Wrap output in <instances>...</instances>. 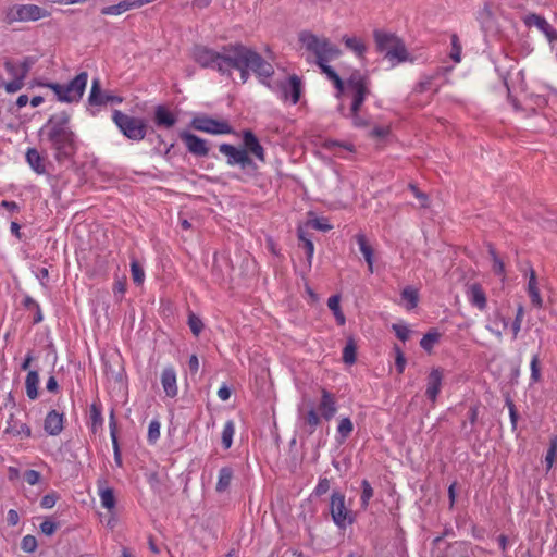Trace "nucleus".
Returning <instances> with one entry per match:
<instances>
[{"instance_id":"obj_1","label":"nucleus","mask_w":557,"mask_h":557,"mask_svg":"<svg viewBox=\"0 0 557 557\" xmlns=\"http://www.w3.org/2000/svg\"><path fill=\"white\" fill-rule=\"evenodd\" d=\"M193 59L201 67L214 70L221 75L231 76L232 71L237 70L243 83L248 81L249 72L252 71L261 84L274 90L269 82L274 74L273 65L260 53L240 42L224 45L220 50L196 46L193 50Z\"/></svg>"},{"instance_id":"obj_2","label":"nucleus","mask_w":557,"mask_h":557,"mask_svg":"<svg viewBox=\"0 0 557 557\" xmlns=\"http://www.w3.org/2000/svg\"><path fill=\"white\" fill-rule=\"evenodd\" d=\"M45 133L59 163L70 160L76 153L75 134L69 126L67 115L61 114L49 119Z\"/></svg>"},{"instance_id":"obj_3","label":"nucleus","mask_w":557,"mask_h":557,"mask_svg":"<svg viewBox=\"0 0 557 557\" xmlns=\"http://www.w3.org/2000/svg\"><path fill=\"white\" fill-rule=\"evenodd\" d=\"M373 38L376 50L384 53V58L389 62L392 67L404 62H412L405 42L397 35L375 29L373 32Z\"/></svg>"},{"instance_id":"obj_4","label":"nucleus","mask_w":557,"mask_h":557,"mask_svg":"<svg viewBox=\"0 0 557 557\" xmlns=\"http://www.w3.org/2000/svg\"><path fill=\"white\" fill-rule=\"evenodd\" d=\"M299 42L307 51L313 53L317 58V64L322 65L341 55V50L333 45L329 38L317 36L309 30H302L298 34Z\"/></svg>"},{"instance_id":"obj_5","label":"nucleus","mask_w":557,"mask_h":557,"mask_svg":"<svg viewBox=\"0 0 557 557\" xmlns=\"http://www.w3.org/2000/svg\"><path fill=\"white\" fill-rule=\"evenodd\" d=\"M119 131L129 140L140 141L147 134V122L143 117L131 116L121 110H113L111 116Z\"/></svg>"},{"instance_id":"obj_6","label":"nucleus","mask_w":557,"mask_h":557,"mask_svg":"<svg viewBox=\"0 0 557 557\" xmlns=\"http://www.w3.org/2000/svg\"><path fill=\"white\" fill-rule=\"evenodd\" d=\"M88 74L81 72L71 82L65 85L58 83H50L48 87L53 90L58 100L61 102H76L78 101L86 89Z\"/></svg>"},{"instance_id":"obj_7","label":"nucleus","mask_w":557,"mask_h":557,"mask_svg":"<svg viewBox=\"0 0 557 557\" xmlns=\"http://www.w3.org/2000/svg\"><path fill=\"white\" fill-rule=\"evenodd\" d=\"M351 92L350 111H360L366 98L370 95L369 77L360 71H354L346 82Z\"/></svg>"},{"instance_id":"obj_8","label":"nucleus","mask_w":557,"mask_h":557,"mask_svg":"<svg viewBox=\"0 0 557 557\" xmlns=\"http://www.w3.org/2000/svg\"><path fill=\"white\" fill-rule=\"evenodd\" d=\"M50 16L49 11L36 4H15L7 11V21L12 24L15 22H35Z\"/></svg>"},{"instance_id":"obj_9","label":"nucleus","mask_w":557,"mask_h":557,"mask_svg":"<svg viewBox=\"0 0 557 557\" xmlns=\"http://www.w3.org/2000/svg\"><path fill=\"white\" fill-rule=\"evenodd\" d=\"M190 126L196 131L211 135H227L233 133V128L227 121L215 120L205 114L195 116L190 122Z\"/></svg>"},{"instance_id":"obj_10","label":"nucleus","mask_w":557,"mask_h":557,"mask_svg":"<svg viewBox=\"0 0 557 557\" xmlns=\"http://www.w3.org/2000/svg\"><path fill=\"white\" fill-rule=\"evenodd\" d=\"M330 510L332 519L338 528L345 529L348 524L352 523L351 511L346 507L344 494L333 492L330 502Z\"/></svg>"},{"instance_id":"obj_11","label":"nucleus","mask_w":557,"mask_h":557,"mask_svg":"<svg viewBox=\"0 0 557 557\" xmlns=\"http://www.w3.org/2000/svg\"><path fill=\"white\" fill-rule=\"evenodd\" d=\"M219 150L227 158V164L231 166L240 165L242 169H257L255 162L247 153V150L236 148L230 144L220 145Z\"/></svg>"},{"instance_id":"obj_12","label":"nucleus","mask_w":557,"mask_h":557,"mask_svg":"<svg viewBox=\"0 0 557 557\" xmlns=\"http://www.w3.org/2000/svg\"><path fill=\"white\" fill-rule=\"evenodd\" d=\"M272 86L274 87L273 91H276V89L281 90V99L283 101H290L292 104H296L300 100L302 83L298 75H290L288 83L281 81Z\"/></svg>"},{"instance_id":"obj_13","label":"nucleus","mask_w":557,"mask_h":557,"mask_svg":"<svg viewBox=\"0 0 557 557\" xmlns=\"http://www.w3.org/2000/svg\"><path fill=\"white\" fill-rule=\"evenodd\" d=\"M34 63L35 60L32 57H25L21 61L7 60L4 70L12 79L24 82Z\"/></svg>"},{"instance_id":"obj_14","label":"nucleus","mask_w":557,"mask_h":557,"mask_svg":"<svg viewBox=\"0 0 557 557\" xmlns=\"http://www.w3.org/2000/svg\"><path fill=\"white\" fill-rule=\"evenodd\" d=\"M523 23L528 27H536L546 36L549 42L557 41V30L543 16L530 13L523 17Z\"/></svg>"},{"instance_id":"obj_15","label":"nucleus","mask_w":557,"mask_h":557,"mask_svg":"<svg viewBox=\"0 0 557 557\" xmlns=\"http://www.w3.org/2000/svg\"><path fill=\"white\" fill-rule=\"evenodd\" d=\"M444 380V370L433 368L426 377L425 396L434 404L441 393Z\"/></svg>"},{"instance_id":"obj_16","label":"nucleus","mask_w":557,"mask_h":557,"mask_svg":"<svg viewBox=\"0 0 557 557\" xmlns=\"http://www.w3.org/2000/svg\"><path fill=\"white\" fill-rule=\"evenodd\" d=\"M243 144L244 150H247V153L252 154L257 160L264 163L265 162V151L261 146L259 139L250 129L243 131Z\"/></svg>"},{"instance_id":"obj_17","label":"nucleus","mask_w":557,"mask_h":557,"mask_svg":"<svg viewBox=\"0 0 557 557\" xmlns=\"http://www.w3.org/2000/svg\"><path fill=\"white\" fill-rule=\"evenodd\" d=\"M161 385L165 395L170 398H174L178 394L177 387V375L174 366L169 364L164 367L161 372Z\"/></svg>"},{"instance_id":"obj_18","label":"nucleus","mask_w":557,"mask_h":557,"mask_svg":"<svg viewBox=\"0 0 557 557\" xmlns=\"http://www.w3.org/2000/svg\"><path fill=\"white\" fill-rule=\"evenodd\" d=\"M180 137L190 153L199 157L208 154L209 149L205 139L188 132L181 133Z\"/></svg>"},{"instance_id":"obj_19","label":"nucleus","mask_w":557,"mask_h":557,"mask_svg":"<svg viewBox=\"0 0 557 557\" xmlns=\"http://www.w3.org/2000/svg\"><path fill=\"white\" fill-rule=\"evenodd\" d=\"M319 411L321 416L330 421L337 412V401L334 394L330 393L327 389H321V400L319 404Z\"/></svg>"},{"instance_id":"obj_20","label":"nucleus","mask_w":557,"mask_h":557,"mask_svg":"<svg viewBox=\"0 0 557 557\" xmlns=\"http://www.w3.org/2000/svg\"><path fill=\"white\" fill-rule=\"evenodd\" d=\"M64 428V414L57 410L47 413L44 422L45 431L52 436L59 435Z\"/></svg>"},{"instance_id":"obj_21","label":"nucleus","mask_w":557,"mask_h":557,"mask_svg":"<svg viewBox=\"0 0 557 557\" xmlns=\"http://www.w3.org/2000/svg\"><path fill=\"white\" fill-rule=\"evenodd\" d=\"M467 298L469 302L480 311H484L487 307L486 294L482 286L478 283L471 284L468 287Z\"/></svg>"},{"instance_id":"obj_22","label":"nucleus","mask_w":557,"mask_h":557,"mask_svg":"<svg viewBox=\"0 0 557 557\" xmlns=\"http://www.w3.org/2000/svg\"><path fill=\"white\" fill-rule=\"evenodd\" d=\"M98 495L100 497L101 506L108 510H113L115 507V496L113 488L107 486V480H97Z\"/></svg>"},{"instance_id":"obj_23","label":"nucleus","mask_w":557,"mask_h":557,"mask_svg":"<svg viewBox=\"0 0 557 557\" xmlns=\"http://www.w3.org/2000/svg\"><path fill=\"white\" fill-rule=\"evenodd\" d=\"M4 432L13 436L30 437L32 435L30 428L26 423L17 420L13 413L8 418Z\"/></svg>"},{"instance_id":"obj_24","label":"nucleus","mask_w":557,"mask_h":557,"mask_svg":"<svg viewBox=\"0 0 557 557\" xmlns=\"http://www.w3.org/2000/svg\"><path fill=\"white\" fill-rule=\"evenodd\" d=\"M355 239L359 246L360 252L367 262L369 272L373 273L374 250L372 246L369 244L367 236L363 233L356 234Z\"/></svg>"},{"instance_id":"obj_25","label":"nucleus","mask_w":557,"mask_h":557,"mask_svg":"<svg viewBox=\"0 0 557 557\" xmlns=\"http://www.w3.org/2000/svg\"><path fill=\"white\" fill-rule=\"evenodd\" d=\"M345 47L350 50L357 58L363 59L367 52V46L364 41L356 36H343L342 38Z\"/></svg>"},{"instance_id":"obj_26","label":"nucleus","mask_w":557,"mask_h":557,"mask_svg":"<svg viewBox=\"0 0 557 557\" xmlns=\"http://www.w3.org/2000/svg\"><path fill=\"white\" fill-rule=\"evenodd\" d=\"M154 122L159 127L170 128L176 123V117L168 109L159 106L154 112Z\"/></svg>"},{"instance_id":"obj_27","label":"nucleus","mask_w":557,"mask_h":557,"mask_svg":"<svg viewBox=\"0 0 557 557\" xmlns=\"http://www.w3.org/2000/svg\"><path fill=\"white\" fill-rule=\"evenodd\" d=\"M39 374L35 370L28 371L25 380L26 395L34 400L38 397Z\"/></svg>"},{"instance_id":"obj_28","label":"nucleus","mask_w":557,"mask_h":557,"mask_svg":"<svg viewBox=\"0 0 557 557\" xmlns=\"http://www.w3.org/2000/svg\"><path fill=\"white\" fill-rule=\"evenodd\" d=\"M26 161L37 174H44L46 172L44 159L35 148H29L27 150Z\"/></svg>"},{"instance_id":"obj_29","label":"nucleus","mask_w":557,"mask_h":557,"mask_svg":"<svg viewBox=\"0 0 557 557\" xmlns=\"http://www.w3.org/2000/svg\"><path fill=\"white\" fill-rule=\"evenodd\" d=\"M528 293L531 298V302L535 307H542V298H541L540 290L537 287L536 274L533 269H531V271H530V277H529V283H528Z\"/></svg>"},{"instance_id":"obj_30","label":"nucleus","mask_w":557,"mask_h":557,"mask_svg":"<svg viewBox=\"0 0 557 557\" xmlns=\"http://www.w3.org/2000/svg\"><path fill=\"white\" fill-rule=\"evenodd\" d=\"M88 101L91 106H102L109 102L108 95L101 94L100 83L98 79L92 81Z\"/></svg>"},{"instance_id":"obj_31","label":"nucleus","mask_w":557,"mask_h":557,"mask_svg":"<svg viewBox=\"0 0 557 557\" xmlns=\"http://www.w3.org/2000/svg\"><path fill=\"white\" fill-rule=\"evenodd\" d=\"M327 307L333 312L336 322L338 325H344L346 323V318L341 309V296L333 295L327 299Z\"/></svg>"},{"instance_id":"obj_32","label":"nucleus","mask_w":557,"mask_h":557,"mask_svg":"<svg viewBox=\"0 0 557 557\" xmlns=\"http://www.w3.org/2000/svg\"><path fill=\"white\" fill-rule=\"evenodd\" d=\"M133 9L131 0H123L117 4L108 5L101 9L102 15H120Z\"/></svg>"},{"instance_id":"obj_33","label":"nucleus","mask_w":557,"mask_h":557,"mask_svg":"<svg viewBox=\"0 0 557 557\" xmlns=\"http://www.w3.org/2000/svg\"><path fill=\"white\" fill-rule=\"evenodd\" d=\"M401 299L406 301V309L412 310L418 306V290L411 286H407L401 290Z\"/></svg>"},{"instance_id":"obj_34","label":"nucleus","mask_w":557,"mask_h":557,"mask_svg":"<svg viewBox=\"0 0 557 557\" xmlns=\"http://www.w3.org/2000/svg\"><path fill=\"white\" fill-rule=\"evenodd\" d=\"M322 73H324L330 81L334 84V87L339 91L343 92L345 88V83L339 77V75L327 63H323L322 65H318Z\"/></svg>"},{"instance_id":"obj_35","label":"nucleus","mask_w":557,"mask_h":557,"mask_svg":"<svg viewBox=\"0 0 557 557\" xmlns=\"http://www.w3.org/2000/svg\"><path fill=\"white\" fill-rule=\"evenodd\" d=\"M233 471L228 467H224L219 471V478L216 482V491L224 492L226 491L232 482Z\"/></svg>"},{"instance_id":"obj_36","label":"nucleus","mask_w":557,"mask_h":557,"mask_svg":"<svg viewBox=\"0 0 557 557\" xmlns=\"http://www.w3.org/2000/svg\"><path fill=\"white\" fill-rule=\"evenodd\" d=\"M235 434V424L232 420L224 423L222 430V445L225 449L231 448L233 444V436Z\"/></svg>"},{"instance_id":"obj_37","label":"nucleus","mask_w":557,"mask_h":557,"mask_svg":"<svg viewBox=\"0 0 557 557\" xmlns=\"http://www.w3.org/2000/svg\"><path fill=\"white\" fill-rule=\"evenodd\" d=\"M354 431L352 421L349 418H342L337 425V434L341 437L339 442H345Z\"/></svg>"},{"instance_id":"obj_38","label":"nucleus","mask_w":557,"mask_h":557,"mask_svg":"<svg viewBox=\"0 0 557 557\" xmlns=\"http://www.w3.org/2000/svg\"><path fill=\"white\" fill-rule=\"evenodd\" d=\"M297 236H298L299 240L302 242V247H304L305 252L307 255L308 263L311 264L312 258H313V253H314L313 242L310 238L306 237V234H305V231L302 230V227H298Z\"/></svg>"},{"instance_id":"obj_39","label":"nucleus","mask_w":557,"mask_h":557,"mask_svg":"<svg viewBox=\"0 0 557 557\" xmlns=\"http://www.w3.org/2000/svg\"><path fill=\"white\" fill-rule=\"evenodd\" d=\"M131 275L136 285H141L145 281V271L139 261L135 258L131 260Z\"/></svg>"},{"instance_id":"obj_40","label":"nucleus","mask_w":557,"mask_h":557,"mask_svg":"<svg viewBox=\"0 0 557 557\" xmlns=\"http://www.w3.org/2000/svg\"><path fill=\"white\" fill-rule=\"evenodd\" d=\"M488 253H490V256L492 258V262H493V265H492L493 272L496 275L502 276L504 280L505 278V264L502 261V259L498 257L496 250L494 249V247L492 245L488 246Z\"/></svg>"},{"instance_id":"obj_41","label":"nucleus","mask_w":557,"mask_h":557,"mask_svg":"<svg viewBox=\"0 0 557 557\" xmlns=\"http://www.w3.org/2000/svg\"><path fill=\"white\" fill-rule=\"evenodd\" d=\"M476 20L480 22L482 26L487 25L491 21L494 20V11L492 3H484V5L476 13Z\"/></svg>"},{"instance_id":"obj_42","label":"nucleus","mask_w":557,"mask_h":557,"mask_svg":"<svg viewBox=\"0 0 557 557\" xmlns=\"http://www.w3.org/2000/svg\"><path fill=\"white\" fill-rule=\"evenodd\" d=\"M450 45L451 49L449 57L455 63H459L461 61L462 46L457 34H453L450 36Z\"/></svg>"},{"instance_id":"obj_43","label":"nucleus","mask_w":557,"mask_h":557,"mask_svg":"<svg viewBox=\"0 0 557 557\" xmlns=\"http://www.w3.org/2000/svg\"><path fill=\"white\" fill-rule=\"evenodd\" d=\"M357 348L352 339H349L343 349V360L347 364H352L357 359Z\"/></svg>"},{"instance_id":"obj_44","label":"nucleus","mask_w":557,"mask_h":557,"mask_svg":"<svg viewBox=\"0 0 557 557\" xmlns=\"http://www.w3.org/2000/svg\"><path fill=\"white\" fill-rule=\"evenodd\" d=\"M440 334L437 332L426 333L420 341V346L428 352H431L434 345L438 342Z\"/></svg>"},{"instance_id":"obj_45","label":"nucleus","mask_w":557,"mask_h":557,"mask_svg":"<svg viewBox=\"0 0 557 557\" xmlns=\"http://www.w3.org/2000/svg\"><path fill=\"white\" fill-rule=\"evenodd\" d=\"M530 369H531V376L530 381L531 383H537L542 379L541 374V368H540V357L537 354L533 355L530 362Z\"/></svg>"},{"instance_id":"obj_46","label":"nucleus","mask_w":557,"mask_h":557,"mask_svg":"<svg viewBox=\"0 0 557 557\" xmlns=\"http://www.w3.org/2000/svg\"><path fill=\"white\" fill-rule=\"evenodd\" d=\"M110 434H111L112 444H113V448H114V459L117 465H121V455H120V448H119V443H117V437H116V426H115V421H114L113 414H111V420H110Z\"/></svg>"},{"instance_id":"obj_47","label":"nucleus","mask_w":557,"mask_h":557,"mask_svg":"<svg viewBox=\"0 0 557 557\" xmlns=\"http://www.w3.org/2000/svg\"><path fill=\"white\" fill-rule=\"evenodd\" d=\"M361 487H362V493H361V497H360L361 506H362V508H367L370 499L373 497V494H374L373 488L367 480H363L361 482Z\"/></svg>"},{"instance_id":"obj_48","label":"nucleus","mask_w":557,"mask_h":557,"mask_svg":"<svg viewBox=\"0 0 557 557\" xmlns=\"http://www.w3.org/2000/svg\"><path fill=\"white\" fill-rule=\"evenodd\" d=\"M556 455H557V438L554 437L552 441H550V445H549V448L546 453V456H545V462H546V468L547 470H550L554 462H555V459H556Z\"/></svg>"},{"instance_id":"obj_49","label":"nucleus","mask_w":557,"mask_h":557,"mask_svg":"<svg viewBox=\"0 0 557 557\" xmlns=\"http://www.w3.org/2000/svg\"><path fill=\"white\" fill-rule=\"evenodd\" d=\"M37 546L38 543L35 536L28 534L22 539L21 548L25 553H34L37 549Z\"/></svg>"},{"instance_id":"obj_50","label":"nucleus","mask_w":557,"mask_h":557,"mask_svg":"<svg viewBox=\"0 0 557 557\" xmlns=\"http://www.w3.org/2000/svg\"><path fill=\"white\" fill-rule=\"evenodd\" d=\"M159 437H160V423L157 420H152V421H150L149 426H148V434H147L148 442L153 444L158 441Z\"/></svg>"},{"instance_id":"obj_51","label":"nucleus","mask_w":557,"mask_h":557,"mask_svg":"<svg viewBox=\"0 0 557 557\" xmlns=\"http://www.w3.org/2000/svg\"><path fill=\"white\" fill-rule=\"evenodd\" d=\"M523 317H524V309L522 306H519L517 309L515 321L512 322V325H511L513 338H517V336L521 330Z\"/></svg>"},{"instance_id":"obj_52","label":"nucleus","mask_w":557,"mask_h":557,"mask_svg":"<svg viewBox=\"0 0 557 557\" xmlns=\"http://www.w3.org/2000/svg\"><path fill=\"white\" fill-rule=\"evenodd\" d=\"M188 325L190 327V331L193 332L194 335L198 336L202 329H203V323L202 321L197 317L195 315L194 313H190L189 317H188Z\"/></svg>"},{"instance_id":"obj_53","label":"nucleus","mask_w":557,"mask_h":557,"mask_svg":"<svg viewBox=\"0 0 557 557\" xmlns=\"http://www.w3.org/2000/svg\"><path fill=\"white\" fill-rule=\"evenodd\" d=\"M305 421L313 432L320 424V417L314 409H310L305 416Z\"/></svg>"},{"instance_id":"obj_54","label":"nucleus","mask_w":557,"mask_h":557,"mask_svg":"<svg viewBox=\"0 0 557 557\" xmlns=\"http://www.w3.org/2000/svg\"><path fill=\"white\" fill-rule=\"evenodd\" d=\"M350 119L352 121V125L355 127H367L369 126V121L360 115V111H350Z\"/></svg>"},{"instance_id":"obj_55","label":"nucleus","mask_w":557,"mask_h":557,"mask_svg":"<svg viewBox=\"0 0 557 557\" xmlns=\"http://www.w3.org/2000/svg\"><path fill=\"white\" fill-rule=\"evenodd\" d=\"M395 352H396V359H395V366L397 369V372L401 374L406 367V358L401 351V349L398 346H395Z\"/></svg>"},{"instance_id":"obj_56","label":"nucleus","mask_w":557,"mask_h":557,"mask_svg":"<svg viewBox=\"0 0 557 557\" xmlns=\"http://www.w3.org/2000/svg\"><path fill=\"white\" fill-rule=\"evenodd\" d=\"M24 86V82L17 79H11L10 82L3 83V88L8 94H14L21 90Z\"/></svg>"},{"instance_id":"obj_57","label":"nucleus","mask_w":557,"mask_h":557,"mask_svg":"<svg viewBox=\"0 0 557 557\" xmlns=\"http://www.w3.org/2000/svg\"><path fill=\"white\" fill-rule=\"evenodd\" d=\"M23 478L29 485H36L39 483L41 474L36 470H26Z\"/></svg>"},{"instance_id":"obj_58","label":"nucleus","mask_w":557,"mask_h":557,"mask_svg":"<svg viewBox=\"0 0 557 557\" xmlns=\"http://www.w3.org/2000/svg\"><path fill=\"white\" fill-rule=\"evenodd\" d=\"M392 329L400 341L405 342L408 339L410 331L406 325L393 324Z\"/></svg>"},{"instance_id":"obj_59","label":"nucleus","mask_w":557,"mask_h":557,"mask_svg":"<svg viewBox=\"0 0 557 557\" xmlns=\"http://www.w3.org/2000/svg\"><path fill=\"white\" fill-rule=\"evenodd\" d=\"M90 420L94 426L101 425L103 421L101 410L95 404L90 407Z\"/></svg>"},{"instance_id":"obj_60","label":"nucleus","mask_w":557,"mask_h":557,"mask_svg":"<svg viewBox=\"0 0 557 557\" xmlns=\"http://www.w3.org/2000/svg\"><path fill=\"white\" fill-rule=\"evenodd\" d=\"M391 127L389 126H375L370 133V136L373 138L382 139L389 135Z\"/></svg>"},{"instance_id":"obj_61","label":"nucleus","mask_w":557,"mask_h":557,"mask_svg":"<svg viewBox=\"0 0 557 557\" xmlns=\"http://www.w3.org/2000/svg\"><path fill=\"white\" fill-rule=\"evenodd\" d=\"M330 490V481L329 479L326 478H320L315 488H314V494L317 496H322L324 495L325 493H327Z\"/></svg>"},{"instance_id":"obj_62","label":"nucleus","mask_w":557,"mask_h":557,"mask_svg":"<svg viewBox=\"0 0 557 557\" xmlns=\"http://www.w3.org/2000/svg\"><path fill=\"white\" fill-rule=\"evenodd\" d=\"M409 189L412 191L413 196L420 200L422 207H424V208L428 207L429 198H428L426 194L419 190V188L413 184L409 185Z\"/></svg>"},{"instance_id":"obj_63","label":"nucleus","mask_w":557,"mask_h":557,"mask_svg":"<svg viewBox=\"0 0 557 557\" xmlns=\"http://www.w3.org/2000/svg\"><path fill=\"white\" fill-rule=\"evenodd\" d=\"M58 496L55 493L45 495L40 500V506L46 509L52 508L57 503Z\"/></svg>"},{"instance_id":"obj_64","label":"nucleus","mask_w":557,"mask_h":557,"mask_svg":"<svg viewBox=\"0 0 557 557\" xmlns=\"http://www.w3.org/2000/svg\"><path fill=\"white\" fill-rule=\"evenodd\" d=\"M57 530V524L50 520L40 523V531L46 535H52Z\"/></svg>"}]
</instances>
